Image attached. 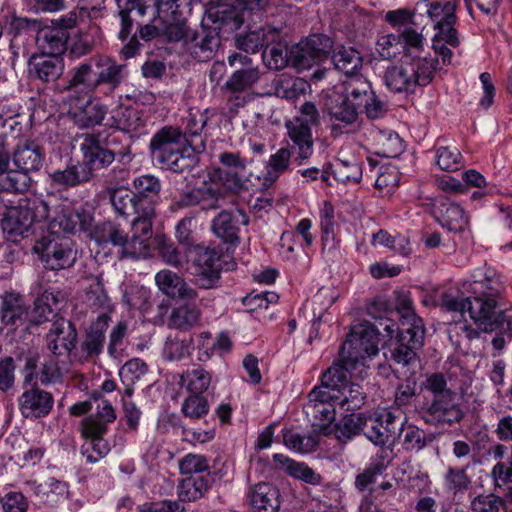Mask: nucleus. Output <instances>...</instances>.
I'll return each mask as SVG.
<instances>
[{
    "instance_id": "1",
    "label": "nucleus",
    "mask_w": 512,
    "mask_h": 512,
    "mask_svg": "<svg viewBox=\"0 0 512 512\" xmlns=\"http://www.w3.org/2000/svg\"><path fill=\"white\" fill-rule=\"evenodd\" d=\"M150 155L174 173L190 171L205 150L203 139L189 140L178 127L165 126L157 131L149 144Z\"/></svg>"
},
{
    "instance_id": "2",
    "label": "nucleus",
    "mask_w": 512,
    "mask_h": 512,
    "mask_svg": "<svg viewBox=\"0 0 512 512\" xmlns=\"http://www.w3.org/2000/svg\"><path fill=\"white\" fill-rule=\"evenodd\" d=\"M422 389L429 398L419 409L422 420L429 425L452 426L461 422L464 411L457 392L448 384L447 377L441 372L428 374L422 382Z\"/></svg>"
},
{
    "instance_id": "3",
    "label": "nucleus",
    "mask_w": 512,
    "mask_h": 512,
    "mask_svg": "<svg viewBox=\"0 0 512 512\" xmlns=\"http://www.w3.org/2000/svg\"><path fill=\"white\" fill-rule=\"evenodd\" d=\"M126 66L106 55H95L71 69L70 79L63 91H75L92 96L103 85L117 89L126 77Z\"/></svg>"
},
{
    "instance_id": "4",
    "label": "nucleus",
    "mask_w": 512,
    "mask_h": 512,
    "mask_svg": "<svg viewBox=\"0 0 512 512\" xmlns=\"http://www.w3.org/2000/svg\"><path fill=\"white\" fill-rule=\"evenodd\" d=\"M438 60L430 56L415 55L389 65L383 75L386 87L393 93L413 92L417 86L428 85Z\"/></svg>"
},
{
    "instance_id": "5",
    "label": "nucleus",
    "mask_w": 512,
    "mask_h": 512,
    "mask_svg": "<svg viewBox=\"0 0 512 512\" xmlns=\"http://www.w3.org/2000/svg\"><path fill=\"white\" fill-rule=\"evenodd\" d=\"M48 200L38 197L22 198L17 205L6 208L2 219V229L13 242L33 233L34 226L48 216Z\"/></svg>"
},
{
    "instance_id": "6",
    "label": "nucleus",
    "mask_w": 512,
    "mask_h": 512,
    "mask_svg": "<svg viewBox=\"0 0 512 512\" xmlns=\"http://www.w3.org/2000/svg\"><path fill=\"white\" fill-rule=\"evenodd\" d=\"M79 150L82 154L80 162L85 171H88L90 179L94 177V172L108 168L116 159H124L130 156L129 147H124L116 152L108 147L106 139L102 138L101 132H86L78 134L75 137Z\"/></svg>"
},
{
    "instance_id": "7",
    "label": "nucleus",
    "mask_w": 512,
    "mask_h": 512,
    "mask_svg": "<svg viewBox=\"0 0 512 512\" xmlns=\"http://www.w3.org/2000/svg\"><path fill=\"white\" fill-rule=\"evenodd\" d=\"M379 328L365 323L348 334L340 350L343 363L355 366L378 354Z\"/></svg>"
},
{
    "instance_id": "8",
    "label": "nucleus",
    "mask_w": 512,
    "mask_h": 512,
    "mask_svg": "<svg viewBox=\"0 0 512 512\" xmlns=\"http://www.w3.org/2000/svg\"><path fill=\"white\" fill-rule=\"evenodd\" d=\"M132 186L134 188V195L140 205L141 220L133 223V228L136 231H141V234L148 237L152 234L153 219L156 215V204L159 200V193L161 191L160 180L150 174L141 175L136 177Z\"/></svg>"
},
{
    "instance_id": "9",
    "label": "nucleus",
    "mask_w": 512,
    "mask_h": 512,
    "mask_svg": "<svg viewBox=\"0 0 512 512\" xmlns=\"http://www.w3.org/2000/svg\"><path fill=\"white\" fill-rule=\"evenodd\" d=\"M46 269L59 271L70 268L76 260V252L68 238L45 235L32 247Z\"/></svg>"
},
{
    "instance_id": "10",
    "label": "nucleus",
    "mask_w": 512,
    "mask_h": 512,
    "mask_svg": "<svg viewBox=\"0 0 512 512\" xmlns=\"http://www.w3.org/2000/svg\"><path fill=\"white\" fill-rule=\"evenodd\" d=\"M339 398L329 390L314 388L308 395L304 411L318 434L329 435L333 432L335 420V401Z\"/></svg>"
},
{
    "instance_id": "11",
    "label": "nucleus",
    "mask_w": 512,
    "mask_h": 512,
    "mask_svg": "<svg viewBox=\"0 0 512 512\" xmlns=\"http://www.w3.org/2000/svg\"><path fill=\"white\" fill-rule=\"evenodd\" d=\"M333 48V41L324 34H313L290 49V64L297 70L310 69L325 60Z\"/></svg>"
},
{
    "instance_id": "12",
    "label": "nucleus",
    "mask_w": 512,
    "mask_h": 512,
    "mask_svg": "<svg viewBox=\"0 0 512 512\" xmlns=\"http://www.w3.org/2000/svg\"><path fill=\"white\" fill-rule=\"evenodd\" d=\"M133 227V223H131ZM132 236L130 238L115 224L106 223L102 226L99 234V241L111 243L114 246L121 247L123 256L133 259L146 258L149 255L148 237L141 234V231L131 229Z\"/></svg>"
},
{
    "instance_id": "13",
    "label": "nucleus",
    "mask_w": 512,
    "mask_h": 512,
    "mask_svg": "<svg viewBox=\"0 0 512 512\" xmlns=\"http://www.w3.org/2000/svg\"><path fill=\"white\" fill-rule=\"evenodd\" d=\"M223 189L225 187L222 181L212 174L200 186L183 193L174 203L173 208H186L198 205L202 210L218 209L225 200Z\"/></svg>"
},
{
    "instance_id": "14",
    "label": "nucleus",
    "mask_w": 512,
    "mask_h": 512,
    "mask_svg": "<svg viewBox=\"0 0 512 512\" xmlns=\"http://www.w3.org/2000/svg\"><path fill=\"white\" fill-rule=\"evenodd\" d=\"M194 255V263L198 267L196 284L201 289H212L216 287L221 272L220 255L215 248L201 244L190 249Z\"/></svg>"
},
{
    "instance_id": "15",
    "label": "nucleus",
    "mask_w": 512,
    "mask_h": 512,
    "mask_svg": "<svg viewBox=\"0 0 512 512\" xmlns=\"http://www.w3.org/2000/svg\"><path fill=\"white\" fill-rule=\"evenodd\" d=\"M425 328L416 326L413 330L401 327L394 347L390 350L391 359L403 366L409 365L417 358V351L424 344Z\"/></svg>"
},
{
    "instance_id": "16",
    "label": "nucleus",
    "mask_w": 512,
    "mask_h": 512,
    "mask_svg": "<svg viewBox=\"0 0 512 512\" xmlns=\"http://www.w3.org/2000/svg\"><path fill=\"white\" fill-rule=\"evenodd\" d=\"M78 340L75 324L64 318L53 321L46 334V347L54 356L70 355Z\"/></svg>"
},
{
    "instance_id": "17",
    "label": "nucleus",
    "mask_w": 512,
    "mask_h": 512,
    "mask_svg": "<svg viewBox=\"0 0 512 512\" xmlns=\"http://www.w3.org/2000/svg\"><path fill=\"white\" fill-rule=\"evenodd\" d=\"M219 161L225 169L218 168L214 175L222 181L225 189L239 193L245 188L242 173L246 170L247 162L238 152H222Z\"/></svg>"
},
{
    "instance_id": "18",
    "label": "nucleus",
    "mask_w": 512,
    "mask_h": 512,
    "mask_svg": "<svg viewBox=\"0 0 512 512\" xmlns=\"http://www.w3.org/2000/svg\"><path fill=\"white\" fill-rule=\"evenodd\" d=\"M184 46L194 59L200 62L209 61L220 46L219 32L216 28L202 25L200 30H192Z\"/></svg>"
},
{
    "instance_id": "19",
    "label": "nucleus",
    "mask_w": 512,
    "mask_h": 512,
    "mask_svg": "<svg viewBox=\"0 0 512 512\" xmlns=\"http://www.w3.org/2000/svg\"><path fill=\"white\" fill-rule=\"evenodd\" d=\"M249 216L242 209L221 211L212 221L214 234L225 243L239 242L240 225H248Z\"/></svg>"
},
{
    "instance_id": "20",
    "label": "nucleus",
    "mask_w": 512,
    "mask_h": 512,
    "mask_svg": "<svg viewBox=\"0 0 512 512\" xmlns=\"http://www.w3.org/2000/svg\"><path fill=\"white\" fill-rule=\"evenodd\" d=\"M29 310L23 297L14 292H6L1 297L0 318L2 323L12 330L28 328Z\"/></svg>"
},
{
    "instance_id": "21",
    "label": "nucleus",
    "mask_w": 512,
    "mask_h": 512,
    "mask_svg": "<svg viewBox=\"0 0 512 512\" xmlns=\"http://www.w3.org/2000/svg\"><path fill=\"white\" fill-rule=\"evenodd\" d=\"M48 208V216L43 221L47 225L48 235L60 237L76 230L78 215L68 206L55 200L54 203L48 201Z\"/></svg>"
},
{
    "instance_id": "22",
    "label": "nucleus",
    "mask_w": 512,
    "mask_h": 512,
    "mask_svg": "<svg viewBox=\"0 0 512 512\" xmlns=\"http://www.w3.org/2000/svg\"><path fill=\"white\" fill-rule=\"evenodd\" d=\"M54 405L50 392L33 387L22 393L19 398V409L25 418H40L48 415Z\"/></svg>"
},
{
    "instance_id": "23",
    "label": "nucleus",
    "mask_w": 512,
    "mask_h": 512,
    "mask_svg": "<svg viewBox=\"0 0 512 512\" xmlns=\"http://www.w3.org/2000/svg\"><path fill=\"white\" fill-rule=\"evenodd\" d=\"M247 498L252 512H277L280 507V491L268 482L250 486Z\"/></svg>"
},
{
    "instance_id": "24",
    "label": "nucleus",
    "mask_w": 512,
    "mask_h": 512,
    "mask_svg": "<svg viewBox=\"0 0 512 512\" xmlns=\"http://www.w3.org/2000/svg\"><path fill=\"white\" fill-rule=\"evenodd\" d=\"M434 215L439 223L451 232H463L469 223L464 209L447 198H440L434 204Z\"/></svg>"
},
{
    "instance_id": "25",
    "label": "nucleus",
    "mask_w": 512,
    "mask_h": 512,
    "mask_svg": "<svg viewBox=\"0 0 512 512\" xmlns=\"http://www.w3.org/2000/svg\"><path fill=\"white\" fill-rule=\"evenodd\" d=\"M28 72L33 79L44 83L55 82L64 72V61L60 56L33 55L28 62Z\"/></svg>"
},
{
    "instance_id": "26",
    "label": "nucleus",
    "mask_w": 512,
    "mask_h": 512,
    "mask_svg": "<svg viewBox=\"0 0 512 512\" xmlns=\"http://www.w3.org/2000/svg\"><path fill=\"white\" fill-rule=\"evenodd\" d=\"M45 154L42 147L32 139L20 140L13 153V163L24 171H38L44 162Z\"/></svg>"
},
{
    "instance_id": "27",
    "label": "nucleus",
    "mask_w": 512,
    "mask_h": 512,
    "mask_svg": "<svg viewBox=\"0 0 512 512\" xmlns=\"http://www.w3.org/2000/svg\"><path fill=\"white\" fill-rule=\"evenodd\" d=\"M108 108L105 104L89 98L85 103L72 108L69 116L73 123L80 129L93 128L101 125Z\"/></svg>"
},
{
    "instance_id": "28",
    "label": "nucleus",
    "mask_w": 512,
    "mask_h": 512,
    "mask_svg": "<svg viewBox=\"0 0 512 512\" xmlns=\"http://www.w3.org/2000/svg\"><path fill=\"white\" fill-rule=\"evenodd\" d=\"M160 35L170 42L182 41L185 44L192 29L188 27L184 17L178 10L158 12Z\"/></svg>"
},
{
    "instance_id": "29",
    "label": "nucleus",
    "mask_w": 512,
    "mask_h": 512,
    "mask_svg": "<svg viewBox=\"0 0 512 512\" xmlns=\"http://www.w3.org/2000/svg\"><path fill=\"white\" fill-rule=\"evenodd\" d=\"M64 300L61 292L44 291L38 296L29 311L28 324L41 325L51 321L56 316L58 304Z\"/></svg>"
},
{
    "instance_id": "30",
    "label": "nucleus",
    "mask_w": 512,
    "mask_h": 512,
    "mask_svg": "<svg viewBox=\"0 0 512 512\" xmlns=\"http://www.w3.org/2000/svg\"><path fill=\"white\" fill-rule=\"evenodd\" d=\"M471 277L478 286L479 292L485 296L499 297L506 291V282L503 276L493 267L483 265L473 270Z\"/></svg>"
},
{
    "instance_id": "31",
    "label": "nucleus",
    "mask_w": 512,
    "mask_h": 512,
    "mask_svg": "<svg viewBox=\"0 0 512 512\" xmlns=\"http://www.w3.org/2000/svg\"><path fill=\"white\" fill-rule=\"evenodd\" d=\"M158 288L169 297L195 300L198 293L182 277L170 270H161L155 276Z\"/></svg>"
},
{
    "instance_id": "32",
    "label": "nucleus",
    "mask_w": 512,
    "mask_h": 512,
    "mask_svg": "<svg viewBox=\"0 0 512 512\" xmlns=\"http://www.w3.org/2000/svg\"><path fill=\"white\" fill-rule=\"evenodd\" d=\"M499 297H474L467 302V312L476 325L484 331H493L492 319L496 314Z\"/></svg>"
},
{
    "instance_id": "33",
    "label": "nucleus",
    "mask_w": 512,
    "mask_h": 512,
    "mask_svg": "<svg viewBox=\"0 0 512 512\" xmlns=\"http://www.w3.org/2000/svg\"><path fill=\"white\" fill-rule=\"evenodd\" d=\"M110 316L107 313L100 314L96 321L92 323L84 340L80 345V352L84 358L98 356L104 346L105 332L110 323Z\"/></svg>"
},
{
    "instance_id": "34",
    "label": "nucleus",
    "mask_w": 512,
    "mask_h": 512,
    "mask_svg": "<svg viewBox=\"0 0 512 512\" xmlns=\"http://www.w3.org/2000/svg\"><path fill=\"white\" fill-rule=\"evenodd\" d=\"M188 300L182 304L175 306L168 318V326L181 331H188L198 326L201 321V310L199 307Z\"/></svg>"
},
{
    "instance_id": "35",
    "label": "nucleus",
    "mask_w": 512,
    "mask_h": 512,
    "mask_svg": "<svg viewBox=\"0 0 512 512\" xmlns=\"http://www.w3.org/2000/svg\"><path fill=\"white\" fill-rule=\"evenodd\" d=\"M286 128L288 137L297 151L295 160L301 165L303 161L308 160L312 156L314 151L312 131L307 127H303L302 124L295 125L290 122L286 123Z\"/></svg>"
},
{
    "instance_id": "36",
    "label": "nucleus",
    "mask_w": 512,
    "mask_h": 512,
    "mask_svg": "<svg viewBox=\"0 0 512 512\" xmlns=\"http://www.w3.org/2000/svg\"><path fill=\"white\" fill-rule=\"evenodd\" d=\"M110 202L119 216H134L132 223L141 220L140 205L133 191L118 188L110 191Z\"/></svg>"
},
{
    "instance_id": "37",
    "label": "nucleus",
    "mask_w": 512,
    "mask_h": 512,
    "mask_svg": "<svg viewBox=\"0 0 512 512\" xmlns=\"http://www.w3.org/2000/svg\"><path fill=\"white\" fill-rule=\"evenodd\" d=\"M69 35L59 27L53 24L50 27H44L38 31L37 41L46 55L59 56L66 50Z\"/></svg>"
},
{
    "instance_id": "38",
    "label": "nucleus",
    "mask_w": 512,
    "mask_h": 512,
    "mask_svg": "<svg viewBox=\"0 0 512 512\" xmlns=\"http://www.w3.org/2000/svg\"><path fill=\"white\" fill-rule=\"evenodd\" d=\"M344 94L348 101L360 109L372 97L374 90L370 81L362 75L347 78L343 82Z\"/></svg>"
},
{
    "instance_id": "39",
    "label": "nucleus",
    "mask_w": 512,
    "mask_h": 512,
    "mask_svg": "<svg viewBox=\"0 0 512 512\" xmlns=\"http://www.w3.org/2000/svg\"><path fill=\"white\" fill-rule=\"evenodd\" d=\"M332 59L335 68L348 78L360 75L358 72L362 68L363 59L356 49L345 46L338 47L334 51Z\"/></svg>"
},
{
    "instance_id": "40",
    "label": "nucleus",
    "mask_w": 512,
    "mask_h": 512,
    "mask_svg": "<svg viewBox=\"0 0 512 512\" xmlns=\"http://www.w3.org/2000/svg\"><path fill=\"white\" fill-rule=\"evenodd\" d=\"M292 151L289 147H281L273 153L266 164V174L263 185L266 187L274 184L281 174L289 171Z\"/></svg>"
},
{
    "instance_id": "41",
    "label": "nucleus",
    "mask_w": 512,
    "mask_h": 512,
    "mask_svg": "<svg viewBox=\"0 0 512 512\" xmlns=\"http://www.w3.org/2000/svg\"><path fill=\"white\" fill-rule=\"evenodd\" d=\"M276 32L270 28L260 27L257 30H250L246 34L238 35L236 38L237 47L246 53H256L265 44L274 41Z\"/></svg>"
},
{
    "instance_id": "42",
    "label": "nucleus",
    "mask_w": 512,
    "mask_h": 512,
    "mask_svg": "<svg viewBox=\"0 0 512 512\" xmlns=\"http://www.w3.org/2000/svg\"><path fill=\"white\" fill-rule=\"evenodd\" d=\"M471 485L466 468L449 465L443 474V488L454 498L463 495Z\"/></svg>"
},
{
    "instance_id": "43",
    "label": "nucleus",
    "mask_w": 512,
    "mask_h": 512,
    "mask_svg": "<svg viewBox=\"0 0 512 512\" xmlns=\"http://www.w3.org/2000/svg\"><path fill=\"white\" fill-rule=\"evenodd\" d=\"M260 80V71L257 66L236 70L231 74L223 86L226 92L248 91Z\"/></svg>"
},
{
    "instance_id": "44",
    "label": "nucleus",
    "mask_w": 512,
    "mask_h": 512,
    "mask_svg": "<svg viewBox=\"0 0 512 512\" xmlns=\"http://www.w3.org/2000/svg\"><path fill=\"white\" fill-rule=\"evenodd\" d=\"M211 380V373L203 367L197 366L183 372L180 384L190 394H203L209 388Z\"/></svg>"
},
{
    "instance_id": "45",
    "label": "nucleus",
    "mask_w": 512,
    "mask_h": 512,
    "mask_svg": "<svg viewBox=\"0 0 512 512\" xmlns=\"http://www.w3.org/2000/svg\"><path fill=\"white\" fill-rule=\"evenodd\" d=\"M110 126L125 132H134L145 126V120L143 113L138 109L121 107L115 111Z\"/></svg>"
},
{
    "instance_id": "46",
    "label": "nucleus",
    "mask_w": 512,
    "mask_h": 512,
    "mask_svg": "<svg viewBox=\"0 0 512 512\" xmlns=\"http://www.w3.org/2000/svg\"><path fill=\"white\" fill-rule=\"evenodd\" d=\"M50 178L53 184L63 188L74 187L91 180L88 171H85L80 162L64 170L54 171Z\"/></svg>"
},
{
    "instance_id": "47",
    "label": "nucleus",
    "mask_w": 512,
    "mask_h": 512,
    "mask_svg": "<svg viewBox=\"0 0 512 512\" xmlns=\"http://www.w3.org/2000/svg\"><path fill=\"white\" fill-rule=\"evenodd\" d=\"M360 109L348 101L345 97L341 102L336 103L329 107V115L332 120L339 122L332 126V131H335L339 125L343 127H352L357 124L359 119Z\"/></svg>"
},
{
    "instance_id": "48",
    "label": "nucleus",
    "mask_w": 512,
    "mask_h": 512,
    "mask_svg": "<svg viewBox=\"0 0 512 512\" xmlns=\"http://www.w3.org/2000/svg\"><path fill=\"white\" fill-rule=\"evenodd\" d=\"M209 489V480L205 476H190L183 479L178 485L180 501H196L204 496Z\"/></svg>"
},
{
    "instance_id": "49",
    "label": "nucleus",
    "mask_w": 512,
    "mask_h": 512,
    "mask_svg": "<svg viewBox=\"0 0 512 512\" xmlns=\"http://www.w3.org/2000/svg\"><path fill=\"white\" fill-rule=\"evenodd\" d=\"M374 140L378 146L377 154L383 157L394 158L404 151L403 140L393 131H379Z\"/></svg>"
},
{
    "instance_id": "50",
    "label": "nucleus",
    "mask_w": 512,
    "mask_h": 512,
    "mask_svg": "<svg viewBox=\"0 0 512 512\" xmlns=\"http://www.w3.org/2000/svg\"><path fill=\"white\" fill-rule=\"evenodd\" d=\"M5 176L0 179V187L2 190L11 193H25L31 186L32 179L29 172L21 168L8 170Z\"/></svg>"
},
{
    "instance_id": "51",
    "label": "nucleus",
    "mask_w": 512,
    "mask_h": 512,
    "mask_svg": "<svg viewBox=\"0 0 512 512\" xmlns=\"http://www.w3.org/2000/svg\"><path fill=\"white\" fill-rule=\"evenodd\" d=\"M362 431L366 438L376 446H384L389 441V433H395L394 430L384 429L383 422L373 416L364 414Z\"/></svg>"
},
{
    "instance_id": "52",
    "label": "nucleus",
    "mask_w": 512,
    "mask_h": 512,
    "mask_svg": "<svg viewBox=\"0 0 512 512\" xmlns=\"http://www.w3.org/2000/svg\"><path fill=\"white\" fill-rule=\"evenodd\" d=\"M363 418V413L344 416L338 424L333 425L336 438L345 443L359 434L362 431Z\"/></svg>"
},
{
    "instance_id": "53",
    "label": "nucleus",
    "mask_w": 512,
    "mask_h": 512,
    "mask_svg": "<svg viewBox=\"0 0 512 512\" xmlns=\"http://www.w3.org/2000/svg\"><path fill=\"white\" fill-rule=\"evenodd\" d=\"M99 33V26L90 22L87 31L82 29L78 31L70 52L78 57L89 54L96 45Z\"/></svg>"
},
{
    "instance_id": "54",
    "label": "nucleus",
    "mask_w": 512,
    "mask_h": 512,
    "mask_svg": "<svg viewBox=\"0 0 512 512\" xmlns=\"http://www.w3.org/2000/svg\"><path fill=\"white\" fill-rule=\"evenodd\" d=\"M283 441L291 450L299 453H310L318 446L319 434L314 431L306 436H301L298 433L287 430L283 434Z\"/></svg>"
},
{
    "instance_id": "55",
    "label": "nucleus",
    "mask_w": 512,
    "mask_h": 512,
    "mask_svg": "<svg viewBox=\"0 0 512 512\" xmlns=\"http://www.w3.org/2000/svg\"><path fill=\"white\" fill-rule=\"evenodd\" d=\"M344 364H334L329 367L322 375L320 388L341 391L349 380L348 364Z\"/></svg>"
},
{
    "instance_id": "56",
    "label": "nucleus",
    "mask_w": 512,
    "mask_h": 512,
    "mask_svg": "<svg viewBox=\"0 0 512 512\" xmlns=\"http://www.w3.org/2000/svg\"><path fill=\"white\" fill-rule=\"evenodd\" d=\"M265 65L272 70H281L290 63V51L285 43L276 42L262 54Z\"/></svg>"
},
{
    "instance_id": "57",
    "label": "nucleus",
    "mask_w": 512,
    "mask_h": 512,
    "mask_svg": "<svg viewBox=\"0 0 512 512\" xmlns=\"http://www.w3.org/2000/svg\"><path fill=\"white\" fill-rule=\"evenodd\" d=\"M210 405L203 394H190L181 405L182 414L191 420H198L209 413Z\"/></svg>"
},
{
    "instance_id": "58",
    "label": "nucleus",
    "mask_w": 512,
    "mask_h": 512,
    "mask_svg": "<svg viewBox=\"0 0 512 512\" xmlns=\"http://www.w3.org/2000/svg\"><path fill=\"white\" fill-rule=\"evenodd\" d=\"M281 0H236V5L240 10V18L244 21L261 20L264 11L271 5Z\"/></svg>"
},
{
    "instance_id": "59",
    "label": "nucleus",
    "mask_w": 512,
    "mask_h": 512,
    "mask_svg": "<svg viewBox=\"0 0 512 512\" xmlns=\"http://www.w3.org/2000/svg\"><path fill=\"white\" fill-rule=\"evenodd\" d=\"M396 310L400 315L401 326L413 330L416 326H424L412 307V301L405 293H400L396 298Z\"/></svg>"
},
{
    "instance_id": "60",
    "label": "nucleus",
    "mask_w": 512,
    "mask_h": 512,
    "mask_svg": "<svg viewBox=\"0 0 512 512\" xmlns=\"http://www.w3.org/2000/svg\"><path fill=\"white\" fill-rule=\"evenodd\" d=\"M207 120L208 117L206 113L200 111L199 109H191L188 116L186 117L185 132L183 135H185L189 140L198 142L200 139H202L201 132L203 131Z\"/></svg>"
},
{
    "instance_id": "61",
    "label": "nucleus",
    "mask_w": 512,
    "mask_h": 512,
    "mask_svg": "<svg viewBox=\"0 0 512 512\" xmlns=\"http://www.w3.org/2000/svg\"><path fill=\"white\" fill-rule=\"evenodd\" d=\"M366 394L363 392L361 386L356 383H350L349 386L342 388V398L339 404L347 411H354L360 409L365 403Z\"/></svg>"
},
{
    "instance_id": "62",
    "label": "nucleus",
    "mask_w": 512,
    "mask_h": 512,
    "mask_svg": "<svg viewBox=\"0 0 512 512\" xmlns=\"http://www.w3.org/2000/svg\"><path fill=\"white\" fill-rule=\"evenodd\" d=\"M461 153L457 148L440 147L436 152V163L441 170L455 171L461 166Z\"/></svg>"
},
{
    "instance_id": "63",
    "label": "nucleus",
    "mask_w": 512,
    "mask_h": 512,
    "mask_svg": "<svg viewBox=\"0 0 512 512\" xmlns=\"http://www.w3.org/2000/svg\"><path fill=\"white\" fill-rule=\"evenodd\" d=\"M403 448L407 451H420L422 450L426 444V433L424 430L414 426L409 425L403 429Z\"/></svg>"
},
{
    "instance_id": "64",
    "label": "nucleus",
    "mask_w": 512,
    "mask_h": 512,
    "mask_svg": "<svg viewBox=\"0 0 512 512\" xmlns=\"http://www.w3.org/2000/svg\"><path fill=\"white\" fill-rule=\"evenodd\" d=\"M472 512H500L504 509V501L494 494H481L471 502Z\"/></svg>"
}]
</instances>
